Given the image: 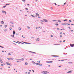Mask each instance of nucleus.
Segmentation results:
<instances>
[{
  "label": "nucleus",
  "mask_w": 74,
  "mask_h": 74,
  "mask_svg": "<svg viewBox=\"0 0 74 74\" xmlns=\"http://www.w3.org/2000/svg\"><path fill=\"white\" fill-rule=\"evenodd\" d=\"M6 63L7 65H10V66H12V65L11 64V63L9 62H6Z\"/></svg>",
  "instance_id": "f257e3e1"
},
{
  "label": "nucleus",
  "mask_w": 74,
  "mask_h": 74,
  "mask_svg": "<svg viewBox=\"0 0 74 74\" xmlns=\"http://www.w3.org/2000/svg\"><path fill=\"white\" fill-rule=\"evenodd\" d=\"M8 60H13L14 58H7Z\"/></svg>",
  "instance_id": "f03ea898"
},
{
  "label": "nucleus",
  "mask_w": 74,
  "mask_h": 74,
  "mask_svg": "<svg viewBox=\"0 0 74 74\" xmlns=\"http://www.w3.org/2000/svg\"><path fill=\"white\" fill-rule=\"evenodd\" d=\"M43 20L45 22H48V20H47V19H43Z\"/></svg>",
  "instance_id": "7ed1b4c3"
},
{
  "label": "nucleus",
  "mask_w": 74,
  "mask_h": 74,
  "mask_svg": "<svg viewBox=\"0 0 74 74\" xmlns=\"http://www.w3.org/2000/svg\"><path fill=\"white\" fill-rule=\"evenodd\" d=\"M23 42V43H25V44H31L30 43L25 42Z\"/></svg>",
  "instance_id": "20e7f679"
},
{
  "label": "nucleus",
  "mask_w": 74,
  "mask_h": 74,
  "mask_svg": "<svg viewBox=\"0 0 74 74\" xmlns=\"http://www.w3.org/2000/svg\"><path fill=\"white\" fill-rule=\"evenodd\" d=\"M70 45L72 47H74V44H73L72 45L70 44Z\"/></svg>",
  "instance_id": "39448f33"
},
{
  "label": "nucleus",
  "mask_w": 74,
  "mask_h": 74,
  "mask_svg": "<svg viewBox=\"0 0 74 74\" xmlns=\"http://www.w3.org/2000/svg\"><path fill=\"white\" fill-rule=\"evenodd\" d=\"M44 74H47V73H48L49 72H47V71H44Z\"/></svg>",
  "instance_id": "423d86ee"
},
{
  "label": "nucleus",
  "mask_w": 74,
  "mask_h": 74,
  "mask_svg": "<svg viewBox=\"0 0 74 74\" xmlns=\"http://www.w3.org/2000/svg\"><path fill=\"white\" fill-rule=\"evenodd\" d=\"M31 16H32V17H33V18H35V16H34L32 14H31Z\"/></svg>",
  "instance_id": "0eeeda50"
},
{
  "label": "nucleus",
  "mask_w": 74,
  "mask_h": 74,
  "mask_svg": "<svg viewBox=\"0 0 74 74\" xmlns=\"http://www.w3.org/2000/svg\"><path fill=\"white\" fill-rule=\"evenodd\" d=\"M2 12L3 13V14H7V13L6 12H5V11H2Z\"/></svg>",
  "instance_id": "6e6552de"
},
{
  "label": "nucleus",
  "mask_w": 74,
  "mask_h": 74,
  "mask_svg": "<svg viewBox=\"0 0 74 74\" xmlns=\"http://www.w3.org/2000/svg\"><path fill=\"white\" fill-rule=\"evenodd\" d=\"M40 40V39L38 38H37L36 39V41H38Z\"/></svg>",
  "instance_id": "1a4fd4ad"
},
{
  "label": "nucleus",
  "mask_w": 74,
  "mask_h": 74,
  "mask_svg": "<svg viewBox=\"0 0 74 74\" xmlns=\"http://www.w3.org/2000/svg\"><path fill=\"white\" fill-rule=\"evenodd\" d=\"M54 56V57H58L59 56Z\"/></svg>",
  "instance_id": "9d476101"
},
{
  "label": "nucleus",
  "mask_w": 74,
  "mask_h": 74,
  "mask_svg": "<svg viewBox=\"0 0 74 74\" xmlns=\"http://www.w3.org/2000/svg\"><path fill=\"white\" fill-rule=\"evenodd\" d=\"M71 71H69L67 72V73H71Z\"/></svg>",
  "instance_id": "9b49d317"
},
{
  "label": "nucleus",
  "mask_w": 74,
  "mask_h": 74,
  "mask_svg": "<svg viewBox=\"0 0 74 74\" xmlns=\"http://www.w3.org/2000/svg\"><path fill=\"white\" fill-rule=\"evenodd\" d=\"M17 42H19V43H21V44H24V43H22L21 42H20L18 41H17Z\"/></svg>",
  "instance_id": "f8f14e48"
},
{
  "label": "nucleus",
  "mask_w": 74,
  "mask_h": 74,
  "mask_svg": "<svg viewBox=\"0 0 74 74\" xmlns=\"http://www.w3.org/2000/svg\"><path fill=\"white\" fill-rule=\"evenodd\" d=\"M62 25H67V23H62Z\"/></svg>",
  "instance_id": "ddd939ff"
},
{
  "label": "nucleus",
  "mask_w": 74,
  "mask_h": 74,
  "mask_svg": "<svg viewBox=\"0 0 74 74\" xmlns=\"http://www.w3.org/2000/svg\"><path fill=\"white\" fill-rule=\"evenodd\" d=\"M36 15H37V16H39V14L38 13H36Z\"/></svg>",
  "instance_id": "4468645a"
},
{
  "label": "nucleus",
  "mask_w": 74,
  "mask_h": 74,
  "mask_svg": "<svg viewBox=\"0 0 74 74\" xmlns=\"http://www.w3.org/2000/svg\"><path fill=\"white\" fill-rule=\"evenodd\" d=\"M13 34H14H14H15V31H13Z\"/></svg>",
  "instance_id": "2eb2a0df"
},
{
  "label": "nucleus",
  "mask_w": 74,
  "mask_h": 74,
  "mask_svg": "<svg viewBox=\"0 0 74 74\" xmlns=\"http://www.w3.org/2000/svg\"><path fill=\"white\" fill-rule=\"evenodd\" d=\"M1 23L2 24H4V22H3V21H2L1 22Z\"/></svg>",
  "instance_id": "dca6fc26"
},
{
  "label": "nucleus",
  "mask_w": 74,
  "mask_h": 74,
  "mask_svg": "<svg viewBox=\"0 0 74 74\" xmlns=\"http://www.w3.org/2000/svg\"><path fill=\"white\" fill-rule=\"evenodd\" d=\"M55 25H56V26H58V25H59V24H58L57 23H56L55 24Z\"/></svg>",
  "instance_id": "f3484780"
},
{
  "label": "nucleus",
  "mask_w": 74,
  "mask_h": 74,
  "mask_svg": "<svg viewBox=\"0 0 74 74\" xmlns=\"http://www.w3.org/2000/svg\"><path fill=\"white\" fill-rule=\"evenodd\" d=\"M21 60H22L23 61V60H24V59L23 58H22L21 59H20Z\"/></svg>",
  "instance_id": "a211bd4d"
},
{
  "label": "nucleus",
  "mask_w": 74,
  "mask_h": 74,
  "mask_svg": "<svg viewBox=\"0 0 74 74\" xmlns=\"http://www.w3.org/2000/svg\"><path fill=\"white\" fill-rule=\"evenodd\" d=\"M42 64H39V66H42Z\"/></svg>",
  "instance_id": "6ab92c4d"
},
{
  "label": "nucleus",
  "mask_w": 74,
  "mask_h": 74,
  "mask_svg": "<svg viewBox=\"0 0 74 74\" xmlns=\"http://www.w3.org/2000/svg\"><path fill=\"white\" fill-rule=\"evenodd\" d=\"M4 32H7V29H5L4 30Z\"/></svg>",
  "instance_id": "aec40b11"
},
{
  "label": "nucleus",
  "mask_w": 74,
  "mask_h": 74,
  "mask_svg": "<svg viewBox=\"0 0 74 74\" xmlns=\"http://www.w3.org/2000/svg\"><path fill=\"white\" fill-rule=\"evenodd\" d=\"M18 29H19V30H21V28L20 27L18 28Z\"/></svg>",
  "instance_id": "412c9836"
},
{
  "label": "nucleus",
  "mask_w": 74,
  "mask_h": 74,
  "mask_svg": "<svg viewBox=\"0 0 74 74\" xmlns=\"http://www.w3.org/2000/svg\"><path fill=\"white\" fill-rule=\"evenodd\" d=\"M58 22H59L60 23V22H61V21L59 20L58 21Z\"/></svg>",
  "instance_id": "4be33fe9"
},
{
  "label": "nucleus",
  "mask_w": 74,
  "mask_h": 74,
  "mask_svg": "<svg viewBox=\"0 0 74 74\" xmlns=\"http://www.w3.org/2000/svg\"><path fill=\"white\" fill-rule=\"evenodd\" d=\"M28 63L27 62H26V63H25V65H27V64Z\"/></svg>",
  "instance_id": "5701e85b"
},
{
  "label": "nucleus",
  "mask_w": 74,
  "mask_h": 74,
  "mask_svg": "<svg viewBox=\"0 0 74 74\" xmlns=\"http://www.w3.org/2000/svg\"><path fill=\"white\" fill-rule=\"evenodd\" d=\"M10 3H9V4H6L5 5L6 6V5H10Z\"/></svg>",
  "instance_id": "b1692460"
},
{
  "label": "nucleus",
  "mask_w": 74,
  "mask_h": 74,
  "mask_svg": "<svg viewBox=\"0 0 74 74\" xmlns=\"http://www.w3.org/2000/svg\"><path fill=\"white\" fill-rule=\"evenodd\" d=\"M31 52H32V53H36L35 52H32V51H30Z\"/></svg>",
  "instance_id": "393cba45"
},
{
  "label": "nucleus",
  "mask_w": 74,
  "mask_h": 74,
  "mask_svg": "<svg viewBox=\"0 0 74 74\" xmlns=\"http://www.w3.org/2000/svg\"><path fill=\"white\" fill-rule=\"evenodd\" d=\"M36 64L37 65H38L39 66V63H36Z\"/></svg>",
  "instance_id": "a878e982"
},
{
  "label": "nucleus",
  "mask_w": 74,
  "mask_h": 74,
  "mask_svg": "<svg viewBox=\"0 0 74 74\" xmlns=\"http://www.w3.org/2000/svg\"><path fill=\"white\" fill-rule=\"evenodd\" d=\"M60 34H63V33H62V32H61L60 33Z\"/></svg>",
  "instance_id": "bb28decb"
},
{
  "label": "nucleus",
  "mask_w": 74,
  "mask_h": 74,
  "mask_svg": "<svg viewBox=\"0 0 74 74\" xmlns=\"http://www.w3.org/2000/svg\"><path fill=\"white\" fill-rule=\"evenodd\" d=\"M28 29H30V28L29 27H27Z\"/></svg>",
  "instance_id": "cd10ccee"
},
{
  "label": "nucleus",
  "mask_w": 74,
  "mask_h": 74,
  "mask_svg": "<svg viewBox=\"0 0 74 74\" xmlns=\"http://www.w3.org/2000/svg\"><path fill=\"white\" fill-rule=\"evenodd\" d=\"M0 62H1V63H3V62L2 60H1Z\"/></svg>",
  "instance_id": "c85d7f7f"
},
{
  "label": "nucleus",
  "mask_w": 74,
  "mask_h": 74,
  "mask_svg": "<svg viewBox=\"0 0 74 74\" xmlns=\"http://www.w3.org/2000/svg\"><path fill=\"white\" fill-rule=\"evenodd\" d=\"M7 25H5V28H6L7 27Z\"/></svg>",
  "instance_id": "c756f323"
},
{
  "label": "nucleus",
  "mask_w": 74,
  "mask_h": 74,
  "mask_svg": "<svg viewBox=\"0 0 74 74\" xmlns=\"http://www.w3.org/2000/svg\"><path fill=\"white\" fill-rule=\"evenodd\" d=\"M53 62L52 61H49V63H53Z\"/></svg>",
  "instance_id": "7c9ffc66"
},
{
  "label": "nucleus",
  "mask_w": 74,
  "mask_h": 74,
  "mask_svg": "<svg viewBox=\"0 0 74 74\" xmlns=\"http://www.w3.org/2000/svg\"><path fill=\"white\" fill-rule=\"evenodd\" d=\"M0 47H1V48H4V47H2L0 46Z\"/></svg>",
  "instance_id": "2f4dec72"
},
{
  "label": "nucleus",
  "mask_w": 74,
  "mask_h": 74,
  "mask_svg": "<svg viewBox=\"0 0 74 74\" xmlns=\"http://www.w3.org/2000/svg\"><path fill=\"white\" fill-rule=\"evenodd\" d=\"M16 60H21V59H16Z\"/></svg>",
  "instance_id": "473e14b6"
},
{
  "label": "nucleus",
  "mask_w": 74,
  "mask_h": 74,
  "mask_svg": "<svg viewBox=\"0 0 74 74\" xmlns=\"http://www.w3.org/2000/svg\"><path fill=\"white\" fill-rule=\"evenodd\" d=\"M25 0H23L22 1H24V2L25 1Z\"/></svg>",
  "instance_id": "72a5a7b5"
},
{
  "label": "nucleus",
  "mask_w": 74,
  "mask_h": 74,
  "mask_svg": "<svg viewBox=\"0 0 74 74\" xmlns=\"http://www.w3.org/2000/svg\"><path fill=\"white\" fill-rule=\"evenodd\" d=\"M10 30H12V28H11V27H10Z\"/></svg>",
  "instance_id": "f704fd0d"
},
{
  "label": "nucleus",
  "mask_w": 74,
  "mask_h": 74,
  "mask_svg": "<svg viewBox=\"0 0 74 74\" xmlns=\"http://www.w3.org/2000/svg\"><path fill=\"white\" fill-rule=\"evenodd\" d=\"M67 21V19H66L64 20V21Z\"/></svg>",
  "instance_id": "c9c22d12"
},
{
  "label": "nucleus",
  "mask_w": 74,
  "mask_h": 74,
  "mask_svg": "<svg viewBox=\"0 0 74 74\" xmlns=\"http://www.w3.org/2000/svg\"><path fill=\"white\" fill-rule=\"evenodd\" d=\"M69 21L70 22H71V20H69Z\"/></svg>",
  "instance_id": "e433bc0d"
},
{
  "label": "nucleus",
  "mask_w": 74,
  "mask_h": 74,
  "mask_svg": "<svg viewBox=\"0 0 74 74\" xmlns=\"http://www.w3.org/2000/svg\"><path fill=\"white\" fill-rule=\"evenodd\" d=\"M8 55H11V53H9L8 54Z\"/></svg>",
  "instance_id": "4c0bfd02"
},
{
  "label": "nucleus",
  "mask_w": 74,
  "mask_h": 74,
  "mask_svg": "<svg viewBox=\"0 0 74 74\" xmlns=\"http://www.w3.org/2000/svg\"><path fill=\"white\" fill-rule=\"evenodd\" d=\"M37 62H38V63H40V61H37Z\"/></svg>",
  "instance_id": "58836bf2"
},
{
  "label": "nucleus",
  "mask_w": 74,
  "mask_h": 74,
  "mask_svg": "<svg viewBox=\"0 0 74 74\" xmlns=\"http://www.w3.org/2000/svg\"><path fill=\"white\" fill-rule=\"evenodd\" d=\"M10 23H12V24H13L14 23H12V22H10Z\"/></svg>",
  "instance_id": "ea45409f"
},
{
  "label": "nucleus",
  "mask_w": 74,
  "mask_h": 74,
  "mask_svg": "<svg viewBox=\"0 0 74 74\" xmlns=\"http://www.w3.org/2000/svg\"><path fill=\"white\" fill-rule=\"evenodd\" d=\"M54 4H55V5H56V3H54Z\"/></svg>",
  "instance_id": "a19ab883"
},
{
  "label": "nucleus",
  "mask_w": 74,
  "mask_h": 74,
  "mask_svg": "<svg viewBox=\"0 0 74 74\" xmlns=\"http://www.w3.org/2000/svg\"><path fill=\"white\" fill-rule=\"evenodd\" d=\"M64 60H61V61H64Z\"/></svg>",
  "instance_id": "79ce46f5"
},
{
  "label": "nucleus",
  "mask_w": 74,
  "mask_h": 74,
  "mask_svg": "<svg viewBox=\"0 0 74 74\" xmlns=\"http://www.w3.org/2000/svg\"><path fill=\"white\" fill-rule=\"evenodd\" d=\"M47 63H49V61L46 62Z\"/></svg>",
  "instance_id": "37998d69"
},
{
  "label": "nucleus",
  "mask_w": 74,
  "mask_h": 74,
  "mask_svg": "<svg viewBox=\"0 0 74 74\" xmlns=\"http://www.w3.org/2000/svg\"><path fill=\"white\" fill-rule=\"evenodd\" d=\"M51 37H53V35H51Z\"/></svg>",
  "instance_id": "c03bdc74"
},
{
  "label": "nucleus",
  "mask_w": 74,
  "mask_h": 74,
  "mask_svg": "<svg viewBox=\"0 0 74 74\" xmlns=\"http://www.w3.org/2000/svg\"><path fill=\"white\" fill-rule=\"evenodd\" d=\"M1 66H4V65H3V64H1Z\"/></svg>",
  "instance_id": "a18cd8bd"
},
{
  "label": "nucleus",
  "mask_w": 74,
  "mask_h": 74,
  "mask_svg": "<svg viewBox=\"0 0 74 74\" xmlns=\"http://www.w3.org/2000/svg\"><path fill=\"white\" fill-rule=\"evenodd\" d=\"M57 30H59V28H57Z\"/></svg>",
  "instance_id": "49530a36"
},
{
  "label": "nucleus",
  "mask_w": 74,
  "mask_h": 74,
  "mask_svg": "<svg viewBox=\"0 0 74 74\" xmlns=\"http://www.w3.org/2000/svg\"><path fill=\"white\" fill-rule=\"evenodd\" d=\"M17 63H18V62H19V61H17Z\"/></svg>",
  "instance_id": "de8ad7c7"
},
{
  "label": "nucleus",
  "mask_w": 74,
  "mask_h": 74,
  "mask_svg": "<svg viewBox=\"0 0 74 74\" xmlns=\"http://www.w3.org/2000/svg\"><path fill=\"white\" fill-rule=\"evenodd\" d=\"M67 25H70V24H68V23H67Z\"/></svg>",
  "instance_id": "09e8293b"
},
{
  "label": "nucleus",
  "mask_w": 74,
  "mask_h": 74,
  "mask_svg": "<svg viewBox=\"0 0 74 74\" xmlns=\"http://www.w3.org/2000/svg\"><path fill=\"white\" fill-rule=\"evenodd\" d=\"M40 21H41V22H44V21H42V20H40Z\"/></svg>",
  "instance_id": "8fccbe9b"
},
{
  "label": "nucleus",
  "mask_w": 74,
  "mask_h": 74,
  "mask_svg": "<svg viewBox=\"0 0 74 74\" xmlns=\"http://www.w3.org/2000/svg\"><path fill=\"white\" fill-rule=\"evenodd\" d=\"M71 32H73V30H72L71 31Z\"/></svg>",
  "instance_id": "3c124183"
},
{
  "label": "nucleus",
  "mask_w": 74,
  "mask_h": 74,
  "mask_svg": "<svg viewBox=\"0 0 74 74\" xmlns=\"http://www.w3.org/2000/svg\"><path fill=\"white\" fill-rule=\"evenodd\" d=\"M60 37H62V35H60Z\"/></svg>",
  "instance_id": "603ef678"
},
{
  "label": "nucleus",
  "mask_w": 74,
  "mask_h": 74,
  "mask_svg": "<svg viewBox=\"0 0 74 74\" xmlns=\"http://www.w3.org/2000/svg\"><path fill=\"white\" fill-rule=\"evenodd\" d=\"M32 38H34V37H32Z\"/></svg>",
  "instance_id": "864d4df0"
},
{
  "label": "nucleus",
  "mask_w": 74,
  "mask_h": 74,
  "mask_svg": "<svg viewBox=\"0 0 74 74\" xmlns=\"http://www.w3.org/2000/svg\"><path fill=\"white\" fill-rule=\"evenodd\" d=\"M53 21H56V20H53Z\"/></svg>",
  "instance_id": "5fc2aeb1"
},
{
  "label": "nucleus",
  "mask_w": 74,
  "mask_h": 74,
  "mask_svg": "<svg viewBox=\"0 0 74 74\" xmlns=\"http://www.w3.org/2000/svg\"><path fill=\"white\" fill-rule=\"evenodd\" d=\"M25 10H28V9H27V8H25Z\"/></svg>",
  "instance_id": "6e6d98bb"
},
{
  "label": "nucleus",
  "mask_w": 74,
  "mask_h": 74,
  "mask_svg": "<svg viewBox=\"0 0 74 74\" xmlns=\"http://www.w3.org/2000/svg\"><path fill=\"white\" fill-rule=\"evenodd\" d=\"M38 18H41V17H40V16H38Z\"/></svg>",
  "instance_id": "4d7b16f0"
},
{
  "label": "nucleus",
  "mask_w": 74,
  "mask_h": 74,
  "mask_svg": "<svg viewBox=\"0 0 74 74\" xmlns=\"http://www.w3.org/2000/svg\"><path fill=\"white\" fill-rule=\"evenodd\" d=\"M13 37L14 38V35H13Z\"/></svg>",
  "instance_id": "13d9d810"
},
{
  "label": "nucleus",
  "mask_w": 74,
  "mask_h": 74,
  "mask_svg": "<svg viewBox=\"0 0 74 74\" xmlns=\"http://www.w3.org/2000/svg\"><path fill=\"white\" fill-rule=\"evenodd\" d=\"M28 74H30V72H28Z\"/></svg>",
  "instance_id": "bf43d9fd"
},
{
  "label": "nucleus",
  "mask_w": 74,
  "mask_h": 74,
  "mask_svg": "<svg viewBox=\"0 0 74 74\" xmlns=\"http://www.w3.org/2000/svg\"><path fill=\"white\" fill-rule=\"evenodd\" d=\"M69 29H71V28H70V27H69Z\"/></svg>",
  "instance_id": "052dcab7"
},
{
  "label": "nucleus",
  "mask_w": 74,
  "mask_h": 74,
  "mask_svg": "<svg viewBox=\"0 0 74 74\" xmlns=\"http://www.w3.org/2000/svg\"><path fill=\"white\" fill-rule=\"evenodd\" d=\"M0 26L1 27V26H2V25H0Z\"/></svg>",
  "instance_id": "680f3d73"
},
{
  "label": "nucleus",
  "mask_w": 74,
  "mask_h": 74,
  "mask_svg": "<svg viewBox=\"0 0 74 74\" xmlns=\"http://www.w3.org/2000/svg\"><path fill=\"white\" fill-rule=\"evenodd\" d=\"M64 5H65V4H66V3H64Z\"/></svg>",
  "instance_id": "e2e57ef3"
},
{
  "label": "nucleus",
  "mask_w": 74,
  "mask_h": 74,
  "mask_svg": "<svg viewBox=\"0 0 74 74\" xmlns=\"http://www.w3.org/2000/svg\"><path fill=\"white\" fill-rule=\"evenodd\" d=\"M60 42H62V41H60Z\"/></svg>",
  "instance_id": "0e129e2a"
},
{
  "label": "nucleus",
  "mask_w": 74,
  "mask_h": 74,
  "mask_svg": "<svg viewBox=\"0 0 74 74\" xmlns=\"http://www.w3.org/2000/svg\"><path fill=\"white\" fill-rule=\"evenodd\" d=\"M27 5H29V4H27Z\"/></svg>",
  "instance_id": "69168bd1"
},
{
  "label": "nucleus",
  "mask_w": 74,
  "mask_h": 74,
  "mask_svg": "<svg viewBox=\"0 0 74 74\" xmlns=\"http://www.w3.org/2000/svg\"><path fill=\"white\" fill-rule=\"evenodd\" d=\"M29 71H31V70H29Z\"/></svg>",
  "instance_id": "338daca9"
},
{
  "label": "nucleus",
  "mask_w": 74,
  "mask_h": 74,
  "mask_svg": "<svg viewBox=\"0 0 74 74\" xmlns=\"http://www.w3.org/2000/svg\"><path fill=\"white\" fill-rule=\"evenodd\" d=\"M48 66H49H49H50V65H48Z\"/></svg>",
  "instance_id": "774afa93"
}]
</instances>
